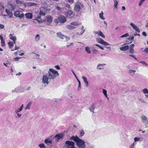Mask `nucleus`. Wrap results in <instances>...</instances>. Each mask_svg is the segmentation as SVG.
<instances>
[{"label": "nucleus", "mask_w": 148, "mask_h": 148, "mask_svg": "<svg viewBox=\"0 0 148 148\" xmlns=\"http://www.w3.org/2000/svg\"><path fill=\"white\" fill-rule=\"evenodd\" d=\"M59 75L57 71L53 69H49L47 74H43L42 82L43 84L47 85L49 83V80H54Z\"/></svg>", "instance_id": "f257e3e1"}, {"label": "nucleus", "mask_w": 148, "mask_h": 148, "mask_svg": "<svg viewBox=\"0 0 148 148\" xmlns=\"http://www.w3.org/2000/svg\"><path fill=\"white\" fill-rule=\"evenodd\" d=\"M71 140H73L77 143V145L79 148H85V142L79 138L77 136L71 137L70 138Z\"/></svg>", "instance_id": "f03ea898"}, {"label": "nucleus", "mask_w": 148, "mask_h": 148, "mask_svg": "<svg viewBox=\"0 0 148 148\" xmlns=\"http://www.w3.org/2000/svg\"><path fill=\"white\" fill-rule=\"evenodd\" d=\"M82 24L81 23H78L77 21H73L69 25H66V28L69 29H73L76 28L75 26H79Z\"/></svg>", "instance_id": "7ed1b4c3"}, {"label": "nucleus", "mask_w": 148, "mask_h": 148, "mask_svg": "<svg viewBox=\"0 0 148 148\" xmlns=\"http://www.w3.org/2000/svg\"><path fill=\"white\" fill-rule=\"evenodd\" d=\"M83 7V5L79 1H77L75 3L74 10L76 12H79L82 10Z\"/></svg>", "instance_id": "20e7f679"}, {"label": "nucleus", "mask_w": 148, "mask_h": 148, "mask_svg": "<svg viewBox=\"0 0 148 148\" xmlns=\"http://www.w3.org/2000/svg\"><path fill=\"white\" fill-rule=\"evenodd\" d=\"M66 37V46L67 48H71L74 45L73 42H70L69 41L70 40V38L68 36H65Z\"/></svg>", "instance_id": "39448f33"}, {"label": "nucleus", "mask_w": 148, "mask_h": 148, "mask_svg": "<svg viewBox=\"0 0 148 148\" xmlns=\"http://www.w3.org/2000/svg\"><path fill=\"white\" fill-rule=\"evenodd\" d=\"M97 41L102 45H109V44L107 42L105 41L102 38H96Z\"/></svg>", "instance_id": "423d86ee"}, {"label": "nucleus", "mask_w": 148, "mask_h": 148, "mask_svg": "<svg viewBox=\"0 0 148 148\" xmlns=\"http://www.w3.org/2000/svg\"><path fill=\"white\" fill-rule=\"evenodd\" d=\"M21 13H20V12L19 11H16L14 13V15L16 17L21 18L24 17V14L23 13H22L21 12Z\"/></svg>", "instance_id": "0eeeda50"}, {"label": "nucleus", "mask_w": 148, "mask_h": 148, "mask_svg": "<svg viewBox=\"0 0 148 148\" xmlns=\"http://www.w3.org/2000/svg\"><path fill=\"white\" fill-rule=\"evenodd\" d=\"M16 5L15 4L12 3H8L7 5V7L9 9L11 10H14L16 8Z\"/></svg>", "instance_id": "6e6552de"}, {"label": "nucleus", "mask_w": 148, "mask_h": 148, "mask_svg": "<svg viewBox=\"0 0 148 148\" xmlns=\"http://www.w3.org/2000/svg\"><path fill=\"white\" fill-rule=\"evenodd\" d=\"M142 121L145 125H148V118L145 115H142L140 116Z\"/></svg>", "instance_id": "1a4fd4ad"}, {"label": "nucleus", "mask_w": 148, "mask_h": 148, "mask_svg": "<svg viewBox=\"0 0 148 148\" xmlns=\"http://www.w3.org/2000/svg\"><path fill=\"white\" fill-rule=\"evenodd\" d=\"M53 19V17L50 16L45 17V21L47 23L49 24H50L52 22Z\"/></svg>", "instance_id": "9d476101"}, {"label": "nucleus", "mask_w": 148, "mask_h": 148, "mask_svg": "<svg viewBox=\"0 0 148 148\" xmlns=\"http://www.w3.org/2000/svg\"><path fill=\"white\" fill-rule=\"evenodd\" d=\"M130 24L136 31L138 33L140 32V31L139 29L135 24L132 23H130Z\"/></svg>", "instance_id": "9b49d317"}, {"label": "nucleus", "mask_w": 148, "mask_h": 148, "mask_svg": "<svg viewBox=\"0 0 148 148\" xmlns=\"http://www.w3.org/2000/svg\"><path fill=\"white\" fill-rule=\"evenodd\" d=\"M58 18L60 22L61 23H64L66 21V18L64 16H60L58 17Z\"/></svg>", "instance_id": "f8f14e48"}, {"label": "nucleus", "mask_w": 148, "mask_h": 148, "mask_svg": "<svg viewBox=\"0 0 148 148\" xmlns=\"http://www.w3.org/2000/svg\"><path fill=\"white\" fill-rule=\"evenodd\" d=\"M96 104L95 103H93L89 108V110L91 112L93 113L95 112L94 110L95 108Z\"/></svg>", "instance_id": "ddd939ff"}, {"label": "nucleus", "mask_w": 148, "mask_h": 148, "mask_svg": "<svg viewBox=\"0 0 148 148\" xmlns=\"http://www.w3.org/2000/svg\"><path fill=\"white\" fill-rule=\"evenodd\" d=\"M63 135L62 134H57L55 136V139L58 142L60 138L63 136Z\"/></svg>", "instance_id": "4468645a"}, {"label": "nucleus", "mask_w": 148, "mask_h": 148, "mask_svg": "<svg viewBox=\"0 0 148 148\" xmlns=\"http://www.w3.org/2000/svg\"><path fill=\"white\" fill-rule=\"evenodd\" d=\"M56 34L57 36L60 39H63L64 38L66 39L65 36H66L62 34L61 32H59L57 33Z\"/></svg>", "instance_id": "2eb2a0df"}, {"label": "nucleus", "mask_w": 148, "mask_h": 148, "mask_svg": "<svg viewBox=\"0 0 148 148\" xmlns=\"http://www.w3.org/2000/svg\"><path fill=\"white\" fill-rule=\"evenodd\" d=\"M65 144L69 146L73 147L74 145V143L73 142L69 141H66L65 142Z\"/></svg>", "instance_id": "dca6fc26"}, {"label": "nucleus", "mask_w": 148, "mask_h": 148, "mask_svg": "<svg viewBox=\"0 0 148 148\" xmlns=\"http://www.w3.org/2000/svg\"><path fill=\"white\" fill-rule=\"evenodd\" d=\"M45 143L47 145H50L52 143L51 139L49 138H48L45 140Z\"/></svg>", "instance_id": "f3484780"}, {"label": "nucleus", "mask_w": 148, "mask_h": 148, "mask_svg": "<svg viewBox=\"0 0 148 148\" xmlns=\"http://www.w3.org/2000/svg\"><path fill=\"white\" fill-rule=\"evenodd\" d=\"M136 71L132 69H130L128 73L131 76H133L134 75Z\"/></svg>", "instance_id": "a211bd4d"}, {"label": "nucleus", "mask_w": 148, "mask_h": 148, "mask_svg": "<svg viewBox=\"0 0 148 148\" xmlns=\"http://www.w3.org/2000/svg\"><path fill=\"white\" fill-rule=\"evenodd\" d=\"M106 65L105 64H98L97 66V69H103L104 68V66Z\"/></svg>", "instance_id": "6ab92c4d"}, {"label": "nucleus", "mask_w": 148, "mask_h": 148, "mask_svg": "<svg viewBox=\"0 0 148 148\" xmlns=\"http://www.w3.org/2000/svg\"><path fill=\"white\" fill-rule=\"evenodd\" d=\"M129 49V46L128 45H126L122 47H120V49L121 51H125Z\"/></svg>", "instance_id": "aec40b11"}, {"label": "nucleus", "mask_w": 148, "mask_h": 148, "mask_svg": "<svg viewBox=\"0 0 148 148\" xmlns=\"http://www.w3.org/2000/svg\"><path fill=\"white\" fill-rule=\"evenodd\" d=\"M5 12L11 18L13 14L12 12L9 10L6 9L5 10Z\"/></svg>", "instance_id": "412c9836"}, {"label": "nucleus", "mask_w": 148, "mask_h": 148, "mask_svg": "<svg viewBox=\"0 0 148 148\" xmlns=\"http://www.w3.org/2000/svg\"><path fill=\"white\" fill-rule=\"evenodd\" d=\"M26 18L28 19H31L32 17V13H27L25 14Z\"/></svg>", "instance_id": "4be33fe9"}, {"label": "nucleus", "mask_w": 148, "mask_h": 148, "mask_svg": "<svg viewBox=\"0 0 148 148\" xmlns=\"http://www.w3.org/2000/svg\"><path fill=\"white\" fill-rule=\"evenodd\" d=\"M73 13V11L71 10H69L68 11L66 14V16L68 17H69Z\"/></svg>", "instance_id": "5701e85b"}, {"label": "nucleus", "mask_w": 148, "mask_h": 148, "mask_svg": "<svg viewBox=\"0 0 148 148\" xmlns=\"http://www.w3.org/2000/svg\"><path fill=\"white\" fill-rule=\"evenodd\" d=\"M39 14L40 15L45 16L46 14V13L45 12V10H42L41 9H40L39 13Z\"/></svg>", "instance_id": "b1692460"}, {"label": "nucleus", "mask_w": 148, "mask_h": 148, "mask_svg": "<svg viewBox=\"0 0 148 148\" xmlns=\"http://www.w3.org/2000/svg\"><path fill=\"white\" fill-rule=\"evenodd\" d=\"M9 37L10 39L12 40L13 41H15L16 40V37L12 34H10Z\"/></svg>", "instance_id": "393cba45"}, {"label": "nucleus", "mask_w": 148, "mask_h": 148, "mask_svg": "<svg viewBox=\"0 0 148 148\" xmlns=\"http://www.w3.org/2000/svg\"><path fill=\"white\" fill-rule=\"evenodd\" d=\"M0 38L1 40V45L2 46L4 47L5 45L4 41L3 40V37L2 36L0 35Z\"/></svg>", "instance_id": "a878e982"}, {"label": "nucleus", "mask_w": 148, "mask_h": 148, "mask_svg": "<svg viewBox=\"0 0 148 148\" xmlns=\"http://www.w3.org/2000/svg\"><path fill=\"white\" fill-rule=\"evenodd\" d=\"M32 103L31 102H29L27 104L26 107L25 108V110L28 109L29 110L30 109V107L32 105Z\"/></svg>", "instance_id": "bb28decb"}, {"label": "nucleus", "mask_w": 148, "mask_h": 148, "mask_svg": "<svg viewBox=\"0 0 148 148\" xmlns=\"http://www.w3.org/2000/svg\"><path fill=\"white\" fill-rule=\"evenodd\" d=\"M16 3L20 5L23 4L25 7H26V4L23 2H21L19 0H16Z\"/></svg>", "instance_id": "cd10ccee"}, {"label": "nucleus", "mask_w": 148, "mask_h": 148, "mask_svg": "<svg viewBox=\"0 0 148 148\" xmlns=\"http://www.w3.org/2000/svg\"><path fill=\"white\" fill-rule=\"evenodd\" d=\"M134 39V37L133 36H132L131 37H129L128 39L130 40L131 41L129 42H128L127 41H126V44H129L130 43H131L133 40V39Z\"/></svg>", "instance_id": "c85d7f7f"}, {"label": "nucleus", "mask_w": 148, "mask_h": 148, "mask_svg": "<svg viewBox=\"0 0 148 148\" xmlns=\"http://www.w3.org/2000/svg\"><path fill=\"white\" fill-rule=\"evenodd\" d=\"M23 108V105L22 104L21 106L18 109H17L16 110H15V112L16 113H17L18 112H20L22 110Z\"/></svg>", "instance_id": "c756f323"}, {"label": "nucleus", "mask_w": 148, "mask_h": 148, "mask_svg": "<svg viewBox=\"0 0 148 148\" xmlns=\"http://www.w3.org/2000/svg\"><path fill=\"white\" fill-rule=\"evenodd\" d=\"M85 51L88 53H91V51L90 49V48L88 46L86 47L85 48Z\"/></svg>", "instance_id": "7c9ffc66"}, {"label": "nucleus", "mask_w": 148, "mask_h": 148, "mask_svg": "<svg viewBox=\"0 0 148 148\" xmlns=\"http://www.w3.org/2000/svg\"><path fill=\"white\" fill-rule=\"evenodd\" d=\"M82 79H83V80L84 82L86 84V86H87L88 85V82L87 80V78L84 76H83L82 77Z\"/></svg>", "instance_id": "2f4dec72"}, {"label": "nucleus", "mask_w": 148, "mask_h": 148, "mask_svg": "<svg viewBox=\"0 0 148 148\" xmlns=\"http://www.w3.org/2000/svg\"><path fill=\"white\" fill-rule=\"evenodd\" d=\"M40 35L38 34L36 35L35 38V40L36 41L38 42L40 40Z\"/></svg>", "instance_id": "473e14b6"}, {"label": "nucleus", "mask_w": 148, "mask_h": 148, "mask_svg": "<svg viewBox=\"0 0 148 148\" xmlns=\"http://www.w3.org/2000/svg\"><path fill=\"white\" fill-rule=\"evenodd\" d=\"M103 94L105 96V97L108 99L109 98L108 97L107 95V91L104 89H103Z\"/></svg>", "instance_id": "72a5a7b5"}, {"label": "nucleus", "mask_w": 148, "mask_h": 148, "mask_svg": "<svg viewBox=\"0 0 148 148\" xmlns=\"http://www.w3.org/2000/svg\"><path fill=\"white\" fill-rule=\"evenodd\" d=\"M142 91L145 94H148V89L147 88H145L142 90Z\"/></svg>", "instance_id": "f704fd0d"}, {"label": "nucleus", "mask_w": 148, "mask_h": 148, "mask_svg": "<svg viewBox=\"0 0 148 148\" xmlns=\"http://www.w3.org/2000/svg\"><path fill=\"white\" fill-rule=\"evenodd\" d=\"M8 45L10 48H11L13 47V42H8Z\"/></svg>", "instance_id": "c9c22d12"}, {"label": "nucleus", "mask_w": 148, "mask_h": 148, "mask_svg": "<svg viewBox=\"0 0 148 148\" xmlns=\"http://www.w3.org/2000/svg\"><path fill=\"white\" fill-rule=\"evenodd\" d=\"M27 4L28 5L30 6L36 5H37V4L36 3L33 2L28 3Z\"/></svg>", "instance_id": "e433bc0d"}, {"label": "nucleus", "mask_w": 148, "mask_h": 148, "mask_svg": "<svg viewBox=\"0 0 148 148\" xmlns=\"http://www.w3.org/2000/svg\"><path fill=\"white\" fill-rule=\"evenodd\" d=\"M103 13L102 12L101 13L99 14L100 18L102 20H104L105 19V18L103 17Z\"/></svg>", "instance_id": "4c0bfd02"}, {"label": "nucleus", "mask_w": 148, "mask_h": 148, "mask_svg": "<svg viewBox=\"0 0 148 148\" xmlns=\"http://www.w3.org/2000/svg\"><path fill=\"white\" fill-rule=\"evenodd\" d=\"M114 3V6L116 8H117V6L118 4V2L117 0H113Z\"/></svg>", "instance_id": "58836bf2"}, {"label": "nucleus", "mask_w": 148, "mask_h": 148, "mask_svg": "<svg viewBox=\"0 0 148 148\" xmlns=\"http://www.w3.org/2000/svg\"><path fill=\"white\" fill-rule=\"evenodd\" d=\"M98 35L103 38H104L105 37V36L103 33L100 30H99V32Z\"/></svg>", "instance_id": "ea45409f"}, {"label": "nucleus", "mask_w": 148, "mask_h": 148, "mask_svg": "<svg viewBox=\"0 0 148 148\" xmlns=\"http://www.w3.org/2000/svg\"><path fill=\"white\" fill-rule=\"evenodd\" d=\"M84 134V130L83 129H82L80 131V134L81 136H82Z\"/></svg>", "instance_id": "a19ab883"}, {"label": "nucleus", "mask_w": 148, "mask_h": 148, "mask_svg": "<svg viewBox=\"0 0 148 148\" xmlns=\"http://www.w3.org/2000/svg\"><path fill=\"white\" fill-rule=\"evenodd\" d=\"M39 147L40 148H46L45 145L43 144H40L39 145Z\"/></svg>", "instance_id": "79ce46f5"}, {"label": "nucleus", "mask_w": 148, "mask_h": 148, "mask_svg": "<svg viewBox=\"0 0 148 148\" xmlns=\"http://www.w3.org/2000/svg\"><path fill=\"white\" fill-rule=\"evenodd\" d=\"M35 20L37 21L39 23H42L43 22L41 19L36 18Z\"/></svg>", "instance_id": "37998d69"}, {"label": "nucleus", "mask_w": 148, "mask_h": 148, "mask_svg": "<svg viewBox=\"0 0 148 148\" xmlns=\"http://www.w3.org/2000/svg\"><path fill=\"white\" fill-rule=\"evenodd\" d=\"M129 36V35L127 33H126L124 35H123L122 36H121L120 37L121 38H123V37H126L127 36Z\"/></svg>", "instance_id": "c03bdc74"}, {"label": "nucleus", "mask_w": 148, "mask_h": 148, "mask_svg": "<svg viewBox=\"0 0 148 148\" xmlns=\"http://www.w3.org/2000/svg\"><path fill=\"white\" fill-rule=\"evenodd\" d=\"M4 9V7L2 4L0 3V10H2Z\"/></svg>", "instance_id": "a18cd8bd"}, {"label": "nucleus", "mask_w": 148, "mask_h": 148, "mask_svg": "<svg viewBox=\"0 0 148 148\" xmlns=\"http://www.w3.org/2000/svg\"><path fill=\"white\" fill-rule=\"evenodd\" d=\"M54 21L56 24H57L59 23V22H60L58 18H56L54 20Z\"/></svg>", "instance_id": "49530a36"}, {"label": "nucleus", "mask_w": 148, "mask_h": 148, "mask_svg": "<svg viewBox=\"0 0 148 148\" xmlns=\"http://www.w3.org/2000/svg\"><path fill=\"white\" fill-rule=\"evenodd\" d=\"M138 100L139 101H140L142 103H146V102L144 101L141 98H139L138 99Z\"/></svg>", "instance_id": "de8ad7c7"}, {"label": "nucleus", "mask_w": 148, "mask_h": 148, "mask_svg": "<svg viewBox=\"0 0 148 148\" xmlns=\"http://www.w3.org/2000/svg\"><path fill=\"white\" fill-rule=\"evenodd\" d=\"M145 0H141L139 3V5L140 6H141Z\"/></svg>", "instance_id": "09e8293b"}, {"label": "nucleus", "mask_w": 148, "mask_h": 148, "mask_svg": "<svg viewBox=\"0 0 148 148\" xmlns=\"http://www.w3.org/2000/svg\"><path fill=\"white\" fill-rule=\"evenodd\" d=\"M140 138H138L137 137H135L134 138L135 142L137 141L140 140Z\"/></svg>", "instance_id": "8fccbe9b"}, {"label": "nucleus", "mask_w": 148, "mask_h": 148, "mask_svg": "<svg viewBox=\"0 0 148 148\" xmlns=\"http://www.w3.org/2000/svg\"><path fill=\"white\" fill-rule=\"evenodd\" d=\"M135 143L131 144L129 148H133L134 147Z\"/></svg>", "instance_id": "3c124183"}, {"label": "nucleus", "mask_w": 148, "mask_h": 148, "mask_svg": "<svg viewBox=\"0 0 148 148\" xmlns=\"http://www.w3.org/2000/svg\"><path fill=\"white\" fill-rule=\"evenodd\" d=\"M144 52L146 53H148V48H145L144 49Z\"/></svg>", "instance_id": "603ef678"}, {"label": "nucleus", "mask_w": 148, "mask_h": 148, "mask_svg": "<svg viewBox=\"0 0 148 148\" xmlns=\"http://www.w3.org/2000/svg\"><path fill=\"white\" fill-rule=\"evenodd\" d=\"M130 51L131 53H134V51L133 49L130 48Z\"/></svg>", "instance_id": "864d4df0"}, {"label": "nucleus", "mask_w": 148, "mask_h": 148, "mask_svg": "<svg viewBox=\"0 0 148 148\" xmlns=\"http://www.w3.org/2000/svg\"><path fill=\"white\" fill-rule=\"evenodd\" d=\"M20 58H21L16 57V58H14V61H18V60Z\"/></svg>", "instance_id": "5fc2aeb1"}, {"label": "nucleus", "mask_w": 148, "mask_h": 148, "mask_svg": "<svg viewBox=\"0 0 148 148\" xmlns=\"http://www.w3.org/2000/svg\"><path fill=\"white\" fill-rule=\"evenodd\" d=\"M99 30L98 31H94L93 32L94 34L99 35Z\"/></svg>", "instance_id": "6e6d98bb"}, {"label": "nucleus", "mask_w": 148, "mask_h": 148, "mask_svg": "<svg viewBox=\"0 0 148 148\" xmlns=\"http://www.w3.org/2000/svg\"><path fill=\"white\" fill-rule=\"evenodd\" d=\"M140 63H142L143 64L146 66H148V65L146 64L145 62L144 61H143V62H141Z\"/></svg>", "instance_id": "4d7b16f0"}, {"label": "nucleus", "mask_w": 148, "mask_h": 148, "mask_svg": "<svg viewBox=\"0 0 148 148\" xmlns=\"http://www.w3.org/2000/svg\"><path fill=\"white\" fill-rule=\"evenodd\" d=\"M81 84H79L78 86V87L77 88L78 90H80L81 89Z\"/></svg>", "instance_id": "13d9d810"}, {"label": "nucleus", "mask_w": 148, "mask_h": 148, "mask_svg": "<svg viewBox=\"0 0 148 148\" xmlns=\"http://www.w3.org/2000/svg\"><path fill=\"white\" fill-rule=\"evenodd\" d=\"M4 27V25L1 24H0V28L1 29H3Z\"/></svg>", "instance_id": "bf43d9fd"}, {"label": "nucleus", "mask_w": 148, "mask_h": 148, "mask_svg": "<svg viewBox=\"0 0 148 148\" xmlns=\"http://www.w3.org/2000/svg\"><path fill=\"white\" fill-rule=\"evenodd\" d=\"M68 1L69 2L71 3H73L74 2V0H68Z\"/></svg>", "instance_id": "052dcab7"}, {"label": "nucleus", "mask_w": 148, "mask_h": 148, "mask_svg": "<svg viewBox=\"0 0 148 148\" xmlns=\"http://www.w3.org/2000/svg\"><path fill=\"white\" fill-rule=\"evenodd\" d=\"M142 34L145 36H147V34L145 32H143L142 33Z\"/></svg>", "instance_id": "680f3d73"}, {"label": "nucleus", "mask_w": 148, "mask_h": 148, "mask_svg": "<svg viewBox=\"0 0 148 148\" xmlns=\"http://www.w3.org/2000/svg\"><path fill=\"white\" fill-rule=\"evenodd\" d=\"M134 46V45L131 44L130 46V48L133 49Z\"/></svg>", "instance_id": "e2e57ef3"}, {"label": "nucleus", "mask_w": 148, "mask_h": 148, "mask_svg": "<svg viewBox=\"0 0 148 148\" xmlns=\"http://www.w3.org/2000/svg\"><path fill=\"white\" fill-rule=\"evenodd\" d=\"M55 67L57 69H60V67L58 65H57L55 66Z\"/></svg>", "instance_id": "0e129e2a"}, {"label": "nucleus", "mask_w": 148, "mask_h": 148, "mask_svg": "<svg viewBox=\"0 0 148 148\" xmlns=\"http://www.w3.org/2000/svg\"><path fill=\"white\" fill-rule=\"evenodd\" d=\"M66 7H67V8H71L70 5H69L68 4H66Z\"/></svg>", "instance_id": "69168bd1"}, {"label": "nucleus", "mask_w": 148, "mask_h": 148, "mask_svg": "<svg viewBox=\"0 0 148 148\" xmlns=\"http://www.w3.org/2000/svg\"><path fill=\"white\" fill-rule=\"evenodd\" d=\"M56 9L58 10H60L61 9V8L59 7V6H57L56 7Z\"/></svg>", "instance_id": "338daca9"}, {"label": "nucleus", "mask_w": 148, "mask_h": 148, "mask_svg": "<svg viewBox=\"0 0 148 148\" xmlns=\"http://www.w3.org/2000/svg\"><path fill=\"white\" fill-rule=\"evenodd\" d=\"M145 97L146 99H148V94H145Z\"/></svg>", "instance_id": "774afa93"}]
</instances>
